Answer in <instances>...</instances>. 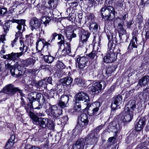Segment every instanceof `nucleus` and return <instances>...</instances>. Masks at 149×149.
<instances>
[{"mask_svg":"<svg viewBox=\"0 0 149 149\" xmlns=\"http://www.w3.org/2000/svg\"><path fill=\"white\" fill-rule=\"evenodd\" d=\"M88 120L87 115L86 113L81 114L78 118V124L76 127V128L80 127L81 129L87 125L88 123Z\"/></svg>","mask_w":149,"mask_h":149,"instance_id":"nucleus-8","label":"nucleus"},{"mask_svg":"<svg viewBox=\"0 0 149 149\" xmlns=\"http://www.w3.org/2000/svg\"><path fill=\"white\" fill-rule=\"evenodd\" d=\"M49 94L52 97H53L54 96V94H56V93H55V92L53 90H52L50 91L49 93Z\"/></svg>","mask_w":149,"mask_h":149,"instance_id":"nucleus-59","label":"nucleus"},{"mask_svg":"<svg viewBox=\"0 0 149 149\" xmlns=\"http://www.w3.org/2000/svg\"><path fill=\"white\" fill-rule=\"evenodd\" d=\"M3 90L4 92H8V94L10 96H12L17 91L20 93L21 96H23V94L22 93V91L19 90L18 88L15 87L11 84L6 86L4 88Z\"/></svg>","mask_w":149,"mask_h":149,"instance_id":"nucleus-7","label":"nucleus"},{"mask_svg":"<svg viewBox=\"0 0 149 149\" xmlns=\"http://www.w3.org/2000/svg\"><path fill=\"white\" fill-rule=\"evenodd\" d=\"M36 120L33 119V123L34 124H38L40 127L42 128H45L47 125L48 123V120L47 118H39L37 116Z\"/></svg>","mask_w":149,"mask_h":149,"instance_id":"nucleus-15","label":"nucleus"},{"mask_svg":"<svg viewBox=\"0 0 149 149\" xmlns=\"http://www.w3.org/2000/svg\"><path fill=\"white\" fill-rule=\"evenodd\" d=\"M73 149H81L80 147L78 144L77 141L73 145Z\"/></svg>","mask_w":149,"mask_h":149,"instance_id":"nucleus-53","label":"nucleus"},{"mask_svg":"<svg viewBox=\"0 0 149 149\" xmlns=\"http://www.w3.org/2000/svg\"><path fill=\"white\" fill-rule=\"evenodd\" d=\"M87 72L89 73L90 75H93V69L92 67H88L87 68Z\"/></svg>","mask_w":149,"mask_h":149,"instance_id":"nucleus-52","label":"nucleus"},{"mask_svg":"<svg viewBox=\"0 0 149 149\" xmlns=\"http://www.w3.org/2000/svg\"><path fill=\"white\" fill-rule=\"evenodd\" d=\"M57 35H58V40H60L59 42H57L59 47L61 48L63 45L64 46V49L62 50V52L65 51L67 54H70L71 52L70 44L67 42L64 44L65 41L64 36L61 34H58Z\"/></svg>","mask_w":149,"mask_h":149,"instance_id":"nucleus-4","label":"nucleus"},{"mask_svg":"<svg viewBox=\"0 0 149 149\" xmlns=\"http://www.w3.org/2000/svg\"><path fill=\"white\" fill-rule=\"evenodd\" d=\"M36 86L38 87V88H40V87H42L45 89L47 88V83L46 79H44L42 80L39 81L36 84Z\"/></svg>","mask_w":149,"mask_h":149,"instance_id":"nucleus-28","label":"nucleus"},{"mask_svg":"<svg viewBox=\"0 0 149 149\" xmlns=\"http://www.w3.org/2000/svg\"><path fill=\"white\" fill-rule=\"evenodd\" d=\"M81 106L79 102L75 101V105L73 107V109L74 110L73 112H78L81 110Z\"/></svg>","mask_w":149,"mask_h":149,"instance_id":"nucleus-34","label":"nucleus"},{"mask_svg":"<svg viewBox=\"0 0 149 149\" xmlns=\"http://www.w3.org/2000/svg\"><path fill=\"white\" fill-rule=\"evenodd\" d=\"M129 107H125L124 111L122 114L121 119L124 123H127L130 121L132 120L133 115V113L132 111H129ZM122 114H120L121 116Z\"/></svg>","mask_w":149,"mask_h":149,"instance_id":"nucleus-5","label":"nucleus"},{"mask_svg":"<svg viewBox=\"0 0 149 149\" xmlns=\"http://www.w3.org/2000/svg\"><path fill=\"white\" fill-rule=\"evenodd\" d=\"M47 84L49 83L50 84H52V78L51 77H48L47 79Z\"/></svg>","mask_w":149,"mask_h":149,"instance_id":"nucleus-63","label":"nucleus"},{"mask_svg":"<svg viewBox=\"0 0 149 149\" xmlns=\"http://www.w3.org/2000/svg\"><path fill=\"white\" fill-rule=\"evenodd\" d=\"M44 60L47 63H52L54 59V57L49 55H45L44 56Z\"/></svg>","mask_w":149,"mask_h":149,"instance_id":"nucleus-33","label":"nucleus"},{"mask_svg":"<svg viewBox=\"0 0 149 149\" xmlns=\"http://www.w3.org/2000/svg\"><path fill=\"white\" fill-rule=\"evenodd\" d=\"M125 107H129L130 111L129 112L132 111L133 113V111L136 108L135 101L132 100H130Z\"/></svg>","mask_w":149,"mask_h":149,"instance_id":"nucleus-24","label":"nucleus"},{"mask_svg":"<svg viewBox=\"0 0 149 149\" xmlns=\"http://www.w3.org/2000/svg\"><path fill=\"white\" fill-rule=\"evenodd\" d=\"M145 38L146 40L149 38V31L146 32L145 34Z\"/></svg>","mask_w":149,"mask_h":149,"instance_id":"nucleus-62","label":"nucleus"},{"mask_svg":"<svg viewBox=\"0 0 149 149\" xmlns=\"http://www.w3.org/2000/svg\"><path fill=\"white\" fill-rule=\"evenodd\" d=\"M123 98L122 95H118L113 98L111 104V108L116 109L119 105L122 103Z\"/></svg>","mask_w":149,"mask_h":149,"instance_id":"nucleus-13","label":"nucleus"},{"mask_svg":"<svg viewBox=\"0 0 149 149\" xmlns=\"http://www.w3.org/2000/svg\"><path fill=\"white\" fill-rule=\"evenodd\" d=\"M32 105V104H31V105L28 104L25 107V108L26 112L29 113V115L31 118L32 120L34 119L36 120L37 118V116L32 111H33V108Z\"/></svg>","mask_w":149,"mask_h":149,"instance_id":"nucleus-21","label":"nucleus"},{"mask_svg":"<svg viewBox=\"0 0 149 149\" xmlns=\"http://www.w3.org/2000/svg\"><path fill=\"white\" fill-rule=\"evenodd\" d=\"M57 67L59 69H63L65 68V66L62 62L59 61L57 63Z\"/></svg>","mask_w":149,"mask_h":149,"instance_id":"nucleus-45","label":"nucleus"},{"mask_svg":"<svg viewBox=\"0 0 149 149\" xmlns=\"http://www.w3.org/2000/svg\"><path fill=\"white\" fill-rule=\"evenodd\" d=\"M36 8L37 11L43 14L44 15H47V10L48 8L44 5H41V6L40 5H38L36 7Z\"/></svg>","mask_w":149,"mask_h":149,"instance_id":"nucleus-23","label":"nucleus"},{"mask_svg":"<svg viewBox=\"0 0 149 149\" xmlns=\"http://www.w3.org/2000/svg\"><path fill=\"white\" fill-rule=\"evenodd\" d=\"M69 96L68 95H62L61 97L59 102L58 103V106L61 107L62 108H64L66 107L69 100Z\"/></svg>","mask_w":149,"mask_h":149,"instance_id":"nucleus-18","label":"nucleus"},{"mask_svg":"<svg viewBox=\"0 0 149 149\" xmlns=\"http://www.w3.org/2000/svg\"><path fill=\"white\" fill-rule=\"evenodd\" d=\"M0 9L1 16L5 14L7 11V9L6 8H0Z\"/></svg>","mask_w":149,"mask_h":149,"instance_id":"nucleus-50","label":"nucleus"},{"mask_svg":"<svg viewBox=\"0 0 149 149\" xmlns=\"http://www.w3.org/2000/svg\"><path fill=\"white\" fill-rule=\"evenodd\" d=\"M98 138L95 136H88L86 137L84 139L86 146L87 144L92 145L95 143L97 142Z\"/></svg>","mask_w":149,"mask_h":149,"instance_id":"nucleus-22","label":"nucleus"},{"mask_svg":"<svg viewBox=\"0 0 149 149\" xmlns=\"http://www.w3.org/2000/svg\"><path fill=\"white\" fill-rule=\"evenodd\" d=\"M5 68L6 69H9L10 70L13 67H14V66H11L10 64L9 63H7L6 64V62L5 61Z\"/></svg>","mask_w":149,"mask_h":149,"instance_id":"nucleus-56","label":"nucleus"},{"mask_svg":"<svg viewBox=\"0 0 149 149\" xmlns=\"http://www.w3.org/2000/svg\"><path fill=\"white\" fill-rule=\"evenodd\" d=\"M117 58L116 54L113 52H108L103 58L104 61L107 63H111Z\"/></svg>","mask_w":149,"mask_h":149,"instance_id":"nucleus-14","label":"nucleus"},{"mask_svg":"<svg viewBox=\"0 0 149 149\" xmlns=\"http://www.w3.org/2000/svg\"><path fill=\"white\" fill-rule=\"evenodd\" d=\"M113 71V68L109 66L107 69L106 73L108 74H110Z\"/></svg>","mask_w":149,"mask_h":149,"instance_id":"nucleus-51","label":"nucleus"},{"mask_svg":"<svg viewBox=\"0 0 149 149\" xmlns=\"http://www.w3.org/2000/svg\"><path fill=\"white\" fill-rule=\"evenodd\" d=\"M22 55V52L19 53L12 52L10 54L3 55V58L4 59H8L10 60L14 61L17 60L18 58Z\"/></svg>","mask_w":149,"mask_h":149,"instance_id":"nucleus-16","label":"nucleus"},{"mask_svg":"<svg viewBox=\"0 0 149 149\" xmlns=\"http://www.w3.org/2000/svg\"><path fill=\"white\" fill-rule=\"evenodd\" d=\"M103 127V125H100L98 126L96 128V131L98 132H99L100 130H101L102 129Z\"/></svg>","mask_w":149,"mask_h":149,"instance_id":"nucleus-60","label":"nucleus"},{"mask_svg":"<svg viewBox=\"0 0 149 149\" xmlns=\"http://www.w3.org/2000/svg\"><path fill=\"white\" fill-rule=\"evenodd\" d=\"M122 126L120 125L119 124H116L114 126L111 127V129H113L112 131L115 133L116 135V134L118 131H119L121 128Z\"/></svg>","mask_w":149,"mask_h":149,"instance_id":"nucleus-35","label":"nucleus"},{"mask_svg":"<svg viewBox=\"0 0 149 149\" xmlns=\"http://www.w3.org/2000/svg\"><path fill=\"white\" fill-rule=\"evenodd\" d=\"M56 2L54 0H49L48 2V4L49 5V7L53 8H56Z\"/></svg>","mask_w":149,"mask_h":149,"instance_id":"nucleus-38","label":"nucleus"},{"mask_svg":"<svg viewBox=\"0 0 149 149\" xmlns=\"http://www.w3.org/2000/svg\"><path fill=\"white\" fill-rule=\"evenodd\" d=\"M35 97H36V100H37L38 102L40 98L41 97V94L36 92V95Z\"/></svg>","mask_w":149,"mask_h":149,"instance_id":"nucleus-57","label":"nucleus"},{"mask_svg":"<svg viewBox=\"0 0 149 149\" xmlns=\"http://www.w3.org/2000/svg\"><path fill=\"white\" fill-rule=\"evenodd\" d=\"M102 18L105 20L112 17L111 14L114 16L115 15V12L114 8L111 6H104L101 10Z\"/></svg>","mask_w":149,"mask_h":149,"instance_id":"nucleus-1","label":"nucleus"},{"mask_svg":"<svg viewBox=\"0 0 149 149\" xmlns=\"http://www.w3.org/2000/svg\"><path fill=\"white\" fill-rule=\"evenodd\" d=\"M10 28V26L9 24L8 23H5L3 26L4 32L5 33H7L8 32Z\"/></svg>","mask_w":149,"mask_h":149,"instance_id":"nucleus-44","label":"nucleus"},{"mask_svg":"<svg viewBox=\"0 0 149 149\" xmlns=\"http://www.w3.org/2000/svg\"><path fill=\"white\" fill-rule=\"evenodd\" d=\"M33 63V61L31 59H28L26 60H19L15 64V66L16 68H18L19 70L21 69L22 68L28 66Z\"/></svg>","mask_w":149,"mask_h":149,"instance_id":"nucleus-9","label":"nucleus"},{"mask_svg":"<svg viewBox=\"0 0 149 149\" xmlns=\"http://www.w3.org/2000/svg\"><path fill=\"white\" fill-rule=\"evenodd\" d=\"M25 46L24 45H23L22 46H21L19 48V49L21 51L20 52H22V54H23V51Z\"/></svg>","mask_w":149,"mask_h":149,"instance_id":"nucleus-61","label":"nucleus"},{"mask_svg":"<svg viewBox=\"0 0 149 149\" xmlns=\"http://www.w3.org/2000/svg\"><path fill=\"white\" fill-rule=\"evenodd\" d=\"M36 95V92H31L28 95V98L31 105L33 102L36 100L35 97Z\"/></svg>","mask_w":149,"mask_h":149,"instance_id":"nucleus-30","label":"nucleus"},{"mask_svg":"<svg viewBox=\"0 0 149 149\" xmlns=\"http://www.w3.org/2000/svg\"><path fill=\"white\" fill-rule=\"evenodd\" d=\"M57 35V34L56 33L52 34L51 37V40H48V42L50 43L52 42L55 40V38L56 37Z\"/></svg>","mask_w":149,"mask_h":149,"instance_id":"nucleus-48","label":"nucleus"},{"mask_svg":"<svg viewBox=\"0 0 149 149\" xmlns=\"http://www.w3.org/2000/svg\"><path fill=\"white\" fill-rule=\"evenodd\" d=\"M75 101L79 102L80 101L84 100V104L87 106V108L91 107V104L90 102L89 97L87 93H86L81 92L77 93L75 96Z\"/></svg>","mask_w":149,"mask_h":149,"instance_id":"nucleus-2","label":"nucleus"},{"mask_svg":"<svg viewBox=\"0 0 149 149\" xmlns=\"http://www.w3.org/2000/svg\"><path fill=\"white\" fill-rule=\"evenodd\" d=\"M15 139V136L14 135H12L8 141L11 142H12L13 143H14Z\"/></svg>","mask_w":149,"mask_h":149,"instance_id":"nucleus-58","label":"nucleus"},{"mask_svg":"<svg viewBox=\"0 0 149 149\" xmlns=\"http://www.w3.org/2000/svg\"><path fill=\"white\" fill-rule=\"evenodd\" d=\"M137 38L135 36H133L131 40L128 48V51L130 52L134 50L137 48Z\"/></svg>","mask_w":149,"mask_h":149,"instance_id":"nucleus-19","label":"nucleus"},{"mask_svg":"<svg viewBox=\"0 0 149 149\" xmlns=\"http://www.w3.org/2000/svg\"><path fill=\"white\" fill-rule=\"evenodd\" d=\"M76 61L78 63V67L82 69L85 67L88 59L86 57H79L77 58Z\"/></svg>","mask_w":149,"mask_h":149,"instance_id":"nucleus-17","label":"nucleus"},{"mask_svg":"<svg viewBox=\"0 0 149 149\" xmlns=\"http://www.w3.org/2000/svg\"><path fill=\"white\" fill-rule=\"evenodd\" d=\"M87 55L89 58L93 59L96 55V52L95 51H93Z\"/></svg>","mask_w":149,"mask_h":149,"instance_id":"nucleus-47","label":"nucleus"},{"mask_svg":"<svg viewBox=\"0 0 149 149\" xmlns=\"http://www.w3.org/2000/svg\"><path fill=\"white\" fill-rule=\"evenodd\" d=\"M90 107H89L88 108H87L86 107L85 108V109L87 111V112L88 115L89 116H92L96 114L97 113L99 109L97 108H92V110H91L89 109Z\"/></svg>","mask_w":149,"mask_h":149,"instance_id":"nucleus-27","label":"nucleus"},{"mask_svg":"<svg viewBox=\"0 0 149 149\" xmlns=\"http://www.w3.org/2000/svg\"><path fill=\"white\" fill-rule=\"evenodd\" d=\"M102 82H96L91 84L88 88L89 90L93 94H97L99 93L102 89Z\"/></svg>","mask_w":149,"mask_h":149,"instance_id":"nucleus-10","label":"nucleus"},{"mask_svg":"<svg viewBox=\"0 0 149 149\" xmlns=\"http://www.w3.org/2000/svg\"><path fill=\"white\" fill-rule=\"evenodd\" d=\"M147 141V139L146 141L143 142L141 144H139L137 146V148L138 149H149L147 147H146V146L148 144H146V141Z\"/></svg>","mask_w":149,"mask_h":149,"instance_id":"nucleus-37","label":"nucleus"},{"mask_svg":"<svg viewBox=\"0 0 149 149\" xmlns=\"http://www.w3.org/2000/svg\"><path fill=\"white\" fill-rule=\"evenodd\" d=\"M118 30L119 33H124L125 32V31L123 28V26L121 24H120L118 25Z\"/></svg>","mask_w":149,"mask_h":149,"instance_id":"nucleus-40","label":"nucleus"},{"mask_svg":"<svg viewBox=\"0 0 149 149\" xmlns=\"http://www.w3.org/2000/svg\"><path fill=\"white\" fill-rule=\"evenodd\" d=\"M22 70L21 69L19 70L18 68H16L15 66L14 67H13L10 70V72L12 76L15 77H18V73L19 70Z\"/></svg>","mask_w":149,"mask_h":149,"instance_id":"nucleus-32","label":"nucleus"},{"mask_svg":"<svg viewBox=\"0 0 149 149\" xmlns=\"http://www.w3.org/2000/svg\"><path fill=\"white\" fill-rule=\"evenodd\" d=\"M62 123H65L68 120V118L67 116H63L62 118L60 119Z\"/></svg>","mask_w":149,"mask_h":149,"instance_id":"nucleus-49","label":"nucleus"},{"mask_svg":"<svg viewBox=\"0 0 149 149\" xmlns=\"http://www.w3.org/2000/svg\"><path fill=\"white\" fill-rule=\"evenodd\" d=\"M72 81L73 79L72 78L70 77H67L61 79L60 80V82L63 86H65L70 84L72 83Z\"/></svg>","mask_w":149,"mask_h":149,"instance_id":"nucleus-25","label":"nucleus"},{"mask_svg":"<svg viewBox=\"0 0 149 149\" xmlns=\"http://www.w3.org/2000/svg\"><path fill=\"white\" fill-rule=\"evenodd\" d=\"M58 106V107L56 105H53L49 108L51 114L54 118L58 117L62 113V109L63 108Z\"/></svg>","mask_w":149,"mask_h":149,"instance_id":"nucleus-11","label":"nucleus"},{"mask_svg":"<svg viewBox=\"0 0 149 149\" xmlns=\"http://www.w3.org/2000/svg\"><path fill=\"white\" fill-rule=\"evenodd\" d=\"M147 76L146 75L141 78L139 80V84L141 86L146 85L149 81V79L147 78Z\"/></svg>","mask_w":149,"mask_h":149,"instance_id":"nucleus-31","label":"nucleus"},{"mask_svg":"<svg viewBox=\"0 0 149 149\" xmlns=\"http://www.w3.org/2000/svg\"><path fill=\"white\" fill-rule=\"evenodd\" d=\"M88 21L89 25V29L93 31L97 29L98 25L94 22V16L93 14H91L87 16Z\"/></svg>","mask_w":149,"mask_h":149,"instance_id":"nucleus-12","label":"nucleus"},{"mask_svg":"<svg viewBox=\"0 0 149 149\" xmlns=\"http://www.w3.org/2000/svg\"><path fill=\"white\" fill-rule=\"evenodd\" d=\"M149 88H146L143 91V96L144 99L146 100H147V97L149 95Z\"/></svg>","mask_w":149,"mask_h":149,"instance_id":"nucleus-36","label":"nucleus"},{"mask_svg":"<svg viewBox=\"0 0 149 149\" xmlns=\"http://www.w3.org/2000/svg\"><path fill=\"white\" fill-rule=\"evenodd\" d=\"M77 142L80 147L81 149H86L87 146L84 139L83 138L79 139L77 141Z\"/></svg>","mask_w":149,"mask_h":149,"instance_id":"nucleus-29","label":"nucleus"},{"mask_svg":"<svg viewBox=\"0 0 149 149\" xmlns=\"http://www.w3.org/2000/svg\"><path fill=\"white\" fill-rule=\"evenodd\" d=\"M91 107H92V108H98L99 109L100 107L101 106V104L100 102H95L92 104L91 103Z\"/></svg>","mask_w":149,"mask_h":149,"instance_id":"nucleus-43","label":"nucleus"},{"mask_svg":"<svg viewBox=\"0 0 149 149\" xmlns=\"http://www.w3.org/2000/svg\"><path fill=\"white\" fill-rule=\"evenodd\" d=\"M88 44L87 42L81 40L79 42V46L81 47H84L86 49Z\"/></svg>","mask_w":149,"mask_h":149,"instance_id":"nucleus-39","label":"nucleus"},{"mask_svg":"<svg viewBox=\"0 0 149 149\" xmlns=\"http://www.w3.org/2000/svg\"><path fill=\"white\" fill-rule=\"evenodd\" d=\"M96 0H88V3L91 5L90 7L95 8L97 6V3H96Z\"/></svg>","mask_w":149,"mask_h":149,"instance_id":"nucleus-41","label":"nucleus"},{"mask_svg":"<svg viewBox=\"0 0 149 149\" xmlns=\"http://www.w3.org/2000/svg\"><path fill=\"white\" fill-rule=\"evenodd\" d=\"M145 119L143 117L141 118L138 121L137 120L135 127L136 130L137 131H141L145 125Z\"/></svg>","mask_w":149,"mask_h":149,"instance_id":"nucleus-20","label":"nucleus"},{"mask_svg":"<svg viewBox=\"0 0 149 149\" xmlns=\"http://www.w3.org/2000/svg\"><path fill=\"white\" fill-rule=\"evenodd\" d=\"M14 143L9 141H8L5 146V148L6 149H10L13 146Z\"/></svg>","mask_w":149,"mask_h":149,"instance_id":"nucleus-46","label":"nucleus"},{"mask_svg":"<svg viewBox=\"0 0 149 149\" xmlns=\"http://www.w3.org/2000/svg\"><path fill=\"white\" fill-rule=\"evenodd\" d=\"M5 36L6 35L5 34H3L0 36V42L4 43V41L6 40Z\"/></svg>","mask_w":149,"mask_h":149,"instance_id":"nucleus-55","label":"nucleus"},{"mask_svg":"<svg viewBox=\"0 0 149 149\" xmlns=\"http://www.w3.org/2000/svg\"><path fill=\"white\" fill-rule=\"evenodd\" d=\"M50 20V19L49 17H44L42 18V21L43 22L45 26H46L48 23H49Z\"/></svg>","mask_w":149,"mask_h":149,"instance_id":"nucleus-42","label":"nucleus"},{"mask_svg":"<svg viewBox=\"0 0 149 149\" xmlns=\"http://www.w3.org/2000/svg\"><path fill=\"white\" fill-rule=\"evenodd\" d=\"M81 40L87 42V40L90 36V33L88 31L83 30L81 31Z\"/></svg>","mask_w":149,"mask_h":149,"instance_id":"nucleus-26","label":"nucleus"},{"mask_svg":"<svg viewBox=\"0 0 149 149\" xmlns=\"http://www.w3.org/2000/svg\"><path fill=\"white\" fill-rule=\"evenodd\" d=\"M17 39H18L17 38H15L13 41H11V45L13 47L16 45Z\"/></svg>","mask_w":149,"mask_h":149,"instance_id":"nucleus-54","label":"nucleus"},{"mask_svg":"<svg viewBox=\"0 0 149 149\" xmlns=\"http://www.w3.org/2000/svg\"><path fill=\"white\" fill-rule=\"evenodd\" d=\"M11 21L18 24L17 28L18 31L16 33L15 38L18 39V38L21 36L22 33L25 30V27L26 26L25 24V21L22 19L19 20L13 19Z\"/></svg>","mask_w":149,"mask_h":149,"instance_id":"nucleus-3","label":"nucleus"},{"mask_svg":"<svg viewBox=\"0 0 149 149\" xmlns=\"http://www.w3.org/2000/svg\"><path fill=\"white\" fill-rule=\"evenodd\" d=\"M40 19L36 18H33L30 22V28L32 31L35 32L36 35L38 34V30L40 31V27L41 24Z\"/></svg>","mask_w":149,"mask_h":149,"instance_id":"nucleus-6","label":"nucleus"},{"mask_svg":"<svg viewBox=\"0 0 149 149\" xmlns=\"http://www.w3.org/2000/svg\"><path fill=\"white\" fill-rule=\"evenodd\" d=\"M116 138V137H114V136H112L110 137L108 139V140L109 142H111L113 140H115Z\"/></svg>","mask_w":149,"mask_h":149,"instance_id":"nucleus-64","label":"nucleus"}]
</instances>
